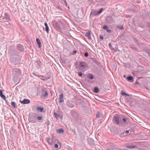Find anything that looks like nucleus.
Instances as JSON below:
<instances>
[{
  "label": "nucleus",
  "instance_id": "1",
  "mask_svg": "<svg viewBox=\"0 0 150 150\" xmlns=\"http://www.w3.org/2000/svg\"><path fill=\"white\" fill-rule=\"evenodd\" d=\"M112 121L115 125H119L122 124V122L119 115H115L112 119Z\"/></svg>",
  "mask_w": 150,
  "mask_h": 150
},
{
  "label": "nucleus",
  "instance_id": "2",
  "mask_svg": "<svg viewBox=\"0 0 150 150\" xmlns=\"http://www.w3.org/2000/svg\"><path fill=\"white\" fill-rule=\"evenodd\" d=\"M12 75L15 78H18L21 74V70L18 68H14L12 70Z\"/></svg>",
  "mask_w": 150,
  "mask_h": 150
},
{
  "label": "nucleus",
  "instance_id": "3",
  "mask_svg": "<svg viewBox=\"0 0 150 150\" xmlns=\"http://www.w3.org/2000/svg\"><path fill=\"white\" fill-rule=\"evenodd\" d=\"M0 18L1 20L4 22H7L10 20L9 15L6 12H2Z\"/></svg>",
  "mask_w": 150,
  "mask_h": 150
},
{
  "label": "nucleus",
  "instance_id": "4",
  "mask_svg": "<svg viewBox=\"0 0 150 150\" xmlns=\"http://www.w3.org/2000/svg\"><path fill=\"white\" fill-rule=\"evenodd\" d=\"M47 142L48 144L52 145L53 144L58 143V141L55 137H52V138H49L47 139Z\"/></svg>",
  "mask_w": 150,
  "mask_h": 150
},
{
  "label": "nucleus",
  "instance_id": "5",
  "mask_svg": "<svg viewBox=\"0 0 150 150\" xmlns=\"http://www.w3.org/2000/svg\"><path fill=\"white\" fill-rule=\"evenodd\" d=\"M20 61L19 57H14L11 58L10 61L11 63L14 65L18 64Z\"/></svg>",
  "mask_w": 150,
  "mask_h": 150
},
{
  "label": "nucleus",
  "instance_id": "6",
  "mask_svg": "<svg viewBox=\"0 0 150 150\" xmlns=\"http://www.w3.org/2000/svg\"><path fill=\"white\" fill-rule=\"evenodd\" d=\"M71 114L74 117H76L78 116V113L75 110H72L71 111Z\"/></svg>",
  "mask_w": 150,
  "mask_h": 150
},
{
  "label": "nucleus",
  "instance_id": "7",
  "mask_svg": "<svg viewBox=\"0 0 150 150\" xmlns=\"http://www.w3.org/2000/svg\"><path fill=\"white\" fill-rule=\"evenodd\" d=\"M67 106L70 108H73L74 107V105L70 101H68L66 103Z\"/></svg>",
  "mask_w": 150,
  "mask_h": 150
},
{
  "label": "nucleus",
  "instance_id": "8",
  "mask_svg": "<svg viewBox=\"0 0 150 150\" xmlns=\"http://www.w3.org/2000/svg\"><path fill=\"white\" fill-rule=\"evenodd\" d=\"M107 22L108 23H112L113 22V20L112 17L109 16L107 17L106 18Z\"/></svg>",
  "mask_w": 150,
  "mask_h": 150
},
{
  "label": "nucleus",
  "instance_id": "9",
  "mask_svg": "<svg viewBox=\"0 0 150 150\" xmlns=\"http://www.w3.org/2000/svg\"><path fill=\"white\" fill-rule=\"evenodd\" d=\"M17 48L21 51H24V47L21 44H19L17 46Z\"/></svg>",
  "mask_w": 150,
  "mask_h": 150
},
{
  "label": "nucleus",
  "instance_id": "10",
  "mask_svg": "<svg viewBox=\"0 0 150 150\" xmlns=\"http://www.w3.org/2000/svg\"><path fill=\"white\" fill-rule=\"evenodd\" d=\"M20 102L22 104H27L30 102V100L27 99H24L23 101L20 100Z\"/></svg>",
  "mask_w": 150,
  "mask_h": 150
},
{
  "label": "nucleus",
  "instance_id": "11",
  "mask_svg": "<svg viewBox=\"0 0 150 150\" xmlns=\"http://www.w3.org/2000/svg\"><path fill=\"white\" fill-rule=\"evenodd\" d=\"M91 31H87L85 34V36L89 40L91 39Z\"/></svg>",
  "mask_w": 150,
  "mask_h": 150
},
{
  "label": "nucleus",
  "instance_id": "12",
  "mask_svg": "<svg viewBox=\"0 0 150 150\" xmlns=\"http://www.w3.org/2000/svg\"><path fill=\"white\" fill-rule=\"evenodd\" d=\"M42 94L45 97H46L48 96L47 91L44 89H42Z\"/></svg>",
  "mask_w": 150,
  "mask_h": 150
},
{
  "label": "nucleus",
  "instance_id": "13",
  "mask_svg": "<svg viewBox=\"0 0 150 150\" xmlns=\"http://www.w3.org/2000/svg\"><path fill=\"white\" fill-rule=\"evenodd\" d=\"M54 27L58 31H61V30L60 28V26L58 23H55Z\"/></svg>",
  "mask_w": 150,
  "mask_h": 150
},
{
  "label": "nucleus",
  "instance_id": "14",
  "mask_svg": "<svg viewBox=\"0 0 150 150\" xmlns=\"http://www.w3.org/2000/svg\"><path fill=\"white\" fill-rule=\"evenodd\" d=\"M103 28L104 30H106L107 32L110 33L111 32L110 29H109L107 25H104L103 27Z\"/></svg>",
  "mask_w": 150,
  "mask_h": 150
},
{
  "label": "nucleus",
  "instance_id": "15",
  "mask_svg": "<svg viewBox=\"0 0 150 150\" xmlns=\"http://www.w3.org/2000/svg\"><path fill=\"white\" fill-rule=\"evenodd\" d=\"M54 117L56 118L57 119H58L59 118H62V115L59 114H58L56 112H54Z\"/></svg>",
  "mask_w": 150,
  "mask_h": 150
},
{
  "label": "nucleus",
  "instance_id": "16",
  "mask_svg": "<svg viewBox=\"0 0 150 150\" xmlns=\"http://www.w3.org/2000/svg\"><path fill=\"white\" fill-rule=\"evenodd\" d=\"M44 25L45 26V28L44 29H44L46 31L47 34H48L49 33V28L48 25L46 23H45Z\"/></svg>",
  "mask_w": 150,
  "mask_h": 150
},
{
  "label": "nucleus",
  "instance_id": "17",
  "mask_svg": "<svg viewBox=\"0 0 150 150\" xmlns=\"http://www.w3.org/2000/svg\"><path fill=\"white\" fill-rule=\"evenodd\" d=\"M37 111L41 112H44L45 111L44 110V108L42 107H38L37 108Z\"/></svg>",
  "mask_w": 150,
  "mask_h": 150
},
{
  "label": "nucleus",
  "instance_id": "18",
  "mask_svg": "<svg viewBox=\"0 0 150 150\" xmlns=\"http://www.w3.org/2000/svg\"><path fill=\"white\" fill-rule=\"evenodd\" d=\"M63 96L64 95L63 93L61 94L59 98V101L60 103H62L64 102V100H63Z\"/></svg>",
  "mask_w": 150,
  "mask_h": 150
},
{
  "label": "nucleus",
  "instance_id": "19",
  "mask_svg": "<svg viewBox=\"0 0 150 150\" xmlns=\"http://www.w3.org/2000/svg\"><path fill=\"white\" fill-rule=\"evenodd\" d=\"M37 67L38 68H40L42 65L41 62L39 60L37 61Z\"/></svg>",
  "mask_w": 150,
  "mask_h": 150
},
{
  "label": "nucleus",
  "instance_id": "20",
  "mask_svg": "<svg viewBox=\"0 0 150 150\" xmlns=\"http://www.w3.org/2000/svg\"><path fill=\"white\" fill-rule=\"evenodd\" d=\"M87 78L90 79H94L93 75L90 73L88 74V75L87 76Z\"/></svg>",
  "mask_w": 150,
  "mask_h": 150
},
{
  "label": "nucleus",
  "instance_id": "21",
  "mask_svg": "<svg viewBox=\"0 0 150 150\" xmlns=\"http://www.w3.org/2000/svg\"><path fill=\"white\" fill-rule=\"evenodd\" d=\"M57 132L58 134L63 133L64 132V130L62 129H58L57 130Z\"/></svg>",
  "mask_w": 150,
  "mask_h": 150
},
{
  "label": "nucleus",
  "instance_id": "22",
  "mask_svg": "<svg viewBox=\"0 0 150 150\" xmlns=\"http://www.w3.org/2000/svg\"><path fill=\"white\" fill-rule=\"evenodd\" d=\"M29 120L30 122L33 123H35L36 122V120L34 119L32 117H30L29 118Z\"/></svg>",
  "mask_w": 150,
  "mask_h": 150
},
{
  "label": "nucleus",
  "instance_id": "23",
  "mask_svg": "<svg viewBox=\"0 0 150 150\" xmlns=\"http://www.w3.org/2000/svg\"><path fill=\"white\" fill-rule=\"evenodd\" d=\"M36 42L38 44V45L39 47H41V45L40 40L38 38H37Z\"/></svg>",
  "mask_w": 150,
  "mask_h": 150
},
{
  "label": "nucleus",
  "instance_id": "24",
  "mask_svg": "<svg viewBox=\"0 0 150 150\" xmlns=\"http://www.w3.org/2000/svg\"><path fill=\"white\" fill-rule=\"evenodd\" d=\"M122 120L125 124H127L129 122V120L126 118H123Z\"/></svg>",
  "mask_w": 150,
  "mask_h": 150
},
{
  "label": "nucleus",
  "instance_id": "25",
  "mask_svg": "<svg viewBox=\"0 0 150 150\" xmlns=\"http://www.w3.org/2000/svg\"><path fill=\"white\" fill-rule=\"evenodd\" d=\"M93 91L95 93H98L99 91V88L97 87H95L94 88Z\"/></svg>",
  "mask_w": 150,
  "mask_h": 150
},
{
  "label": "nucleus",
  "instance_id": "26",
  "mask_svg": "<svg viewBox=\"0 0 150 150\" xmlns=\"http://www.w3.org/2000/svg\"><path fill=\"white\" fill-rule=\"evenodd\" d=\"M127 79L128 81H132L133 80V78L132 76H127Z\"/></svg>",
  "mask_w": 150,
  "mask_h": 150
},
{
  "label": "nucleus",
  "instance_id": "27",
  "mask_svg": "<svg viewBox=\"0 0 150 150\" xmlns=\"http://www.w3.org/2000/svg\"><path fill=\"white\" fill-rule=\"evenodd\" d=\"M11 105L13 107H14L15 108H17V106L16 104V103L14 102H12Z\"/></svg>",
  "mask_w": 150,
  "mask_h": 150
},
{
  "label": "nucleus",
  "instance_id": "28",
  "mask_svg": "<svg viewBox=\"0 0 150 150\" xmlns=\"http://www.w3.org/2000/svg\"><path fill=\"white\" fill-rule=\"evenodd\" d=\"M121 94L122 96L126 97L129 96V95L127 94L125 92H124L123 91H122Z\"/></svg>",
  "mask_w": 150,
  "mask_h": 150
},
{
  "label": "nucleus",
  "instance_id": "29",
  "mask_svg": "<svg viewBox=\"0 0 150 150\" xmlns=\"http://www.w3.org/2000/svg\"><path fill=\"white\" fill-rule=\"evenodd\" d=\"M84 64H86V62H80L79 63V64L80 66L81 67H82L83 68H84L85 66Z\"/></svg>",
  "mask_w": 150,
  "mask_h": 150
},
{
  "label": "nucleus",
  "instance_id": "30",
  "mask_svg": "<svg viewBox=\"0 0 150 150\" xmlns=\"http://www.w3.org/2000/svg\"><path fill=\"white\" fill-rule=\"evenodd\" d=\"M137 147L136 146H130V145L127 146H126V147L127 148H129V149H133L135 147Z\"/></svg>",
  "mask_w": 150,
  "mask_h": 150
},
{
  "label": "nucleus",
  "instance_id": "31",
  "mask_svg": "<svg viewBox=\"0 0 150 150\" xmlns=\"http://www.w3.org/2000/svg\"><path fill=\"white\" fill-rule=\"evenodd\" d=\"M113 146L114 147H113L112 149V150H114L115 149V150H121L119 148H118L116 146L113 145Z\"/></svg>",
  "mask_w": 150,
  "mask_h": 150
},
{
  "label": "nucleus",
  "instance_id": "32",
  "mask_svg": "<svg viewBox=\"0 0 150 150\" xmlns=\"http://www.w3.org/2000/svg\"><path fill=\"white\" fill-rule=\"evenodd\" d=\"M91 15H92V16H97V15H98V14H97V13H96L95 12H91L90 14Z\"/></svg>",
  "mask_w": 150,
  "mask_h": 150
},
{
  "label": "nucleus",
  "instance_id": "33",
  "mask_svg": "<svg viewBox=\"0 0 150 150\" xmlns=\"http://www.w3.org/2000/svg\"><path fill=\"white\" fill-rule=\"evenodd\" d=\"M0 96H1V98L3 99L4 100H6V97L5 95L3 94L0 95Z\"/></svg>",
  "mask_w": 150,
  "mask_h": 150
},
{
  "label": "nucleus",
  "instance_id": "34",
  "mask_svg": "<svg viewBox=\"0 0 150 150\" xmlns=\"http://www.w3.org/2000/svg\"><path fill=\"white\" fill-rule=\"evenodd\" d=\"M103 8H101L97 12V14L98 15L99 14L102 13L103 11Z\"/></svg>",
  "mask_w": 150,
  "mask_h": 150
},
{
  "label": "nucleus",
  "instance_id": "35",
  "mask_svg": "<svg viewBox=\"0 0 150 150\" xmlns=\"http://www.w3.org/2000/svg\"><path fill=\"white\" fill-rule=\"evenodd\" d=\"M117 28L121 30H123L124 29L123 27L122 26H118Z\"/></svg>",
  "mask_w": 150,
  "mask_h": 150
},
{
  "label": "nucleus",
  "instance_id": "36",
  "mask_svg": "<svg viewBox=\"0 0 150 150\" xmlns=\"http://www.w3.org/2000/svg\"><path fill=\"white\" fill-rule=\"evenodd\" d=\"M84 56L86 57H88V56L89 55V54L87 52H86L84 54Z\"/></svg>",
  "mask_w": 150,
  "mask_h": 150
},
{
  "label": "nucleus",
  "instance_id": "37",
  "mask_svg": "<svg viewBox=\"0 0 150 150\" xmlns=\"http://www.w3.org/2000/svg\"><path fill=\"white\" fill-rule=\"evenodd\" d=\"M37 119L38 120H41L42 119V116H38Z\"/></svg>",
  "mask_w": 150,
  "mask_h": 150
},
{
  "label": "nucleus",
  "instance_id": "38",
  "mask_svg": "<svg viewBox=\"0 0 150 150\" xmlns=\"http://www.w3.org/2000/svg\"><path fill=\"white\" fill-rule=\"evenodd\" d=\"M78 75L80 76H82L83 75L82 73L81 72H79L78 73Z\"/></svg>",
  "mask_w": 150,
  "mask_h": 150
},
{
  "label": "nucleus",
  "instance_id": "39",
  "mask_svg": "<svg viewBox=\"0 0 150 150\" xmlns=\"http://www.w3.org/2000/svg\"><path fill=\"white\" fill-rule=\"evenodd\" d=\"M100 113L99 112H98L96 114V117H100Z\"/></svg>",
  "mask_w": 150,
  "mask_h": 150
},
{
  "label": "nucleus",
  "instance_id": "40",
  "mask_svg": "<svg viewBox=\"0 0 150 150\" xmlns=\"http://www.w3.org/2000/svg\"><path fill=\"white\" fill-rule=\"evenodd\" d=\"M58 147V145L57 144H55L54 145V147L55 148H57Z\"/></svg>",
  "mask_w": 150,
  "mask_h": 150
},
{
  "label": "nucleus",
  "instance_id": "41",
  "mask_svg": "<svg viewBox=\"0 0 150 150\" xmlns=\"http://www.w3.org/2000/svg\"><path fill=\"white\" fill-rule=\"evenodd\" d=\"M3 92H2V90H0V96L3 94Z\"/></svg>",
  "mask_w": 150,
  "mask_h": 150
},
{
  "label": "nucleus",
  "instance_id": "42",
  "mask_svg": "<svg viewBox=\"0 0 150 150\" xmlns=\"http://www.w3.org/2000/svg\"><path fill=\"white\" fill-rule=\"evenodd\" d=\"M129 132V130H127L125 132V133L127 134H128Z\"/></svg>",
  "mask_w": 150,
  "mask_h": 150
},
{
  "label": "nucleus",
  "instance_id": "43",
  "mask_svg": "<svg viewBox=\"0 0 150 150\" xmlns=\"http://www.w3.org/2000/svg\"><path fill=\"white\" fill-rule=\"evenodd\" d=\"M100 39L102 40H103V36H100Z\"/></svg>",
  "mask_w": 150,
  "mask_h": 150
},
{
  "label": "nucleus",
  "instance_id": "44",
  "mask_svg": "<svg viewBox=\"0 0 150 150\" xmlns=\"http://www.w3.org/2000/svg\"><path fill=\"white\" fill-rule=\"evenodd\" d=\"M131 48L132 49H134V50H136V47H131Z\"/></svg>",
  "mask_w": 150,
  "mask_h": 150
},
{
  "label": "nucleus",
  "instance_id": "45",
  "mask_svg": "<svg viewBox=\"0 0 150 150\" xmlns=\"http://www.w3.org/2000/svg\"><path fill=\"white\" fill-rule=\"evenodd\" d=\"M109 47H111L112 46L111 44V43H109Z\"/></svg>",
  "mask_w": 150,
  "mask_h": 150
},
{
  "label": "nucleus",
  "instance_id": "46",
  "mask_svg": "<svg viewBox=\"0 0 150 150\" xmlns=\"http://www.w3.org/2000/svg\"><path fill=\"white\" fill-rule=\"evenodd\" d=\"M77 52V51L76 50H74V53H76Z\"/></svg>",
  "mask_w": 150,
  "mask_h": 150
},
{
  "label": "nucleus",
  "instance_id": "47",
  "mask_svg": "<svg viewBox=\"0 0 150 150\" xmlns=\"http://www.w3.org/2000/svg\"><path fill=\"white\" fill-rule=\"evenodd\" d=\"M33 74H34V75H35V76H37V75L36 74H35V73H33Z\"/></svg>",
  "mask_w": 150,
  "mask_h": 150
},
{
  "label": "nucleus",
  "instance_id": "48",
  "mask_svg": "<svg viewBox=\"0 0 150 150\" xmlns=\"http://www.w3.org/2000/svg\"><path fill=\"white\" fill-rule=\"evenodd\" d=\"M50 123V121L49 120H48V124L49 123Z\"/></svg>",
  "mask_w": 150,
  "mask_h": 150
},
{
  "label": "nucleus",
  "instance_id": "49",
  "mask_svg": "<svg viewBox=\"0 0 150 150\" xmlns=\"http://www.w3.org/2000/svg\"><path fill=\"white\" fill-rule=\"evenodd\" d=\"M6 103L8 104V102H7V101L6 100H5Z\"/></svg>",
  "mask_w": 150,
  "mask_h": 150
},
{
  "label": "nucleus",
  "instance_id": "50",
  "mask_svg": "<svg viewBox=\"0 0 150 150\" xmlns=\"http://www.w3.org/2000/svg\"><path fill=\"white\" fill-rule=\"evenodd\" d=\"M125 75H124V77H125Z\"/></svg>",
  "mask_w": 150,
  "mask_h": 150
},
{
  "label": "nucleus",
  "instance_id": "51",
  "mask_svg": "<svg viewBox=\"0 0 150 150\" xmlns=\"http://www.w3.org/2000/svg\"><path fill=\"white\" fill-rule=\"evenodd\" d=\"M43 80H45V79H42Z\"/></svg>",
  "mask_w": 150,
  "mask_h": 150
}]
</instances>
